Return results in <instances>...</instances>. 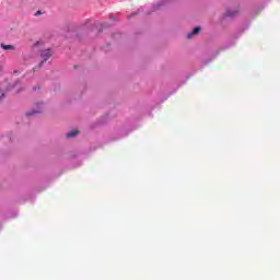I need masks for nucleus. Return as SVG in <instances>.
Masks as SVG:
<instances>
[{
	"instance_id": "1",
	"label": "nucleus",
	"mask_w": 280,
	"mask_h": 280,
	"mask_svg": "<svg viewBox=\"0 0 280 280\" xmlns=\"http://www.w3.org/2000/svg\"><path fill=\"white\" fill-rule=\"evenodd\" d=\"M21 81H15V83L12 85V84H8V81H4L2 84H1V88H0V102L1 100H3L5 97V93L4 91H14L15 89V92L16 93H21Z\"/></svg>"
},
{
	"instance_id": "2",
	"label": "nucleus",
	"mask_w": 280,
	"mask_h": 280,
	"mask_svg": "<svg viewBox=\"0 0 280 280\" xmlns=\"http://www.w3.org/2000/svg\"><path fill=\"white\" fill-rule=\"evenodd\" d=\"M51 56H52V51L50 48L42 50L40 52L42 62L39 63V67H43V63L47 62V60H49Z\"/></svg>"
},
{
	"instance_id": "3",
	"label": "nucleus",
	"mask_w": 280,
	"mask_h": 280,
	"mask_svg": "<svg viewBox=\"0 0 280 280\" xmlns=\"http://www.w3.org/2000/svg\"><path fill=\"white\" fill-rule=\"evenodd\" d=\"M237 12H240V8H237V7L229 8L226 10V12L223 14V18L226 19V18L235 16V14H237Z\"/></svg>"
},
{
	"instance_id": "4",
	"label": "nucleus",
	"mask_w": 280,
	"mask_h": 280,
	"mask_svg": "<svg viewBox=\"0 0 280 280\" xmlns=\"http://www.w3.org/2000/svg\"><path fill=\"white\" fill-rule=\"evenodd\" d=\"M163 5H165V1H160L156 4H153L151 7V10L147 11L145 14H150L151 12H156V10H159V8H163Z\"/></svg>"
},
{
	"instance_id": "5",
	"label": "nucleus",
	"mask_w": 280,
	"mask_h": 280,
	"mask_svg": "<svg viewBox=\"0 0 280 280\" xmlns=\"http://www.w3.org/2000/svg\"><path fill=\"white\" fill-rule=\"evenodd\" d=\"M196 34H200V26H196L191 33H188L187 38H192Z\"/></svg>"
},
{
	"instance_id": "6",
	"label": "nucleus",
	"mask_w": 280,
	"mask_h": 280,
	"mask_svg": "<svg viewBox=\"0 0 280 280\" xmlns=\"http://www.w3.org/2000/svg\"><path fill=\"white\" fill-rule=\"evenodd\" d=\"M68 139H73V137H78V130H72L66 135Z\"/></svg>"
},
{
	"instance_id": "7",
	"label": "nucleus",
	"mask_w": 280,
	"mask_h": 280,
	"mask_svg": "<svg viewBox=\"0 0 280 280\" xmlns=\"http://www.w3.org/2000/svg\"><path fill=\"white\" fill-rule=\"evenodd\" d=\"M1 47L4 49V51L14 50V46L12 45L1 44Z\"/></svg>"
},
{
	"instance_id": "8",
	"label": "nucleus",
	"mask_w": 280,
	"mask_h": 280,
	"mask_svg": "<svg viewBox=\"0 0 280 280\" xmlns=\"http://www.w3.org/2000/svg\"><path fill=\"white\" fill-rule=\"evenodd\" d=\"M40 113V109H33L32 112L26 113L27 117H32L33 115H38Z\"/></svg>"
},
{
	"instance_id": "9",
	"label": "nucleus",
	"mask_w": 280,
	"mask_h": 280,
	"mask_svg": "<svg viewBox=\"0 0 280 280\" xmlns=\"http://www.w3.org/2000/svg\"><path fill=\"white\" fill-rule=\"evenodd\" d=\"M105 27H108V24H102V26H101V28H100L98 32H104V28H105Z\"/></svg>"
},
{
	"instance_id": "10",
	"label": "nucleus",
	"mask_w": 280,
	"mask_h": 280,
	"mask_svg": "<svg viewBox=\"0 0 280 280\" xmlns=\"http://www.w3.org/2000/svg\"><path fill=\"white\" fill-rule=\"evenodd\" d=\"M109 20H110V21H117V18H116L114 14H110V15H109Z\"/></svg>"
},
{
	"instance_id": "11",
	"label": "nucleus",
	"mask_w": 280,
	"mask_h": 280,
	"mask_svg": "<svg viewBox=\"0 0 280 280\" xmlns=\"http://www.w3.org/2000/svg\"><path fill=\"white\" fill-rule=\"evenodd\" d=\"M40 14H42V12H40V11H37V12L35 13V16H40Z\"/></svg>"
},
{
	"instance_id": "12",
	"label": "nucleus",
	"mask_w": 280,
	"mask_h": 280,
	"mask_svg": "<svg viewBox=\"0 0 280 280\" xmlns=\"http://www.w3.org/2000/svg\"><path fill=\"white\" fill-rule=\"evenodd\" d=\"M38 45H43V42H37V43L35 44V47H38Z\"/></svg>"
},
{
	"instance_id": "13",
	"label": "nucleus",
	"mask_w": 280,
	"mask_h": 280,
	"mask_svg": "<svg viewBox=\"0 0 280 280\" xmlns=\"http://www.w3.org/2000/svg\"><path fill=\"white\" fill-rule=\"evenodd\" d=\"M137 13H132L131 15H128V19H130V16H135Z\"/></svg>"
},
{
	"instance_id": "14",
	"label": "nucleus",
	"mask_w": 280,
	"mask_h": 280,
	"mask_svg": "<svg viewBox=\"0 0 280 280\" xmlns=\"http://www.w3.org/2000/svg\"><path fill=\"white\" fill-rule=\"evenodd\" d=\"M2 71H3V68L0 66V73H2Z\"/></svg>"
},
{
	"instance_id": "15",
	"label": "nucleus",
	"mask_w": 280,
	"mask_h": 280,
	"mask_svg": "<svg viewBox=\"0 0 280 280\" xmlns=\"http://www.w3.org/2000/svg\"><path fill=\"white\" fill-rule=\"evenodd\" d=\"M138 12H141V9H139Z\"/></svg>"
}]
</instances>
